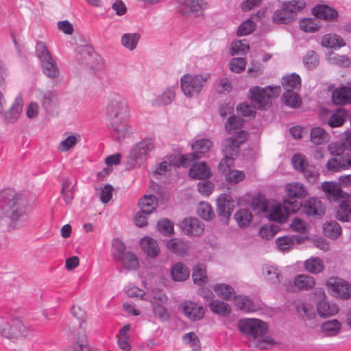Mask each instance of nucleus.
Listing matches in <instances>:
<instances>
[{"instance_id":"nucleus-39","label":"nucleus","mask_w":351,"mask_h":351,"mask_svg":"<svg viewBox=\"0 0 351 351\" xmlns=\"http://www.w3.org/2000/svg\"><path fill=\"white\" fill-rule=\"evenodd\" d=\"M321 44L327 48H340L346 45L345 41L340 36L335 34H326L322 38Z\"/></svg>"},{"instance_id":"nucleus-44","label":"nucleus","mask_w":351,"mask_h":351,"mask_svg":"<svg viewBox=\"0 0 351 351\" xmlns=\"http://www.w3.org/2000/svg\"><path fill=\"white\" fill-rule=\"evenodd\" d=\"M243 123V121L241 118L233 115L228 119L225 123V128L229 134H233L237 136L239 132L243 131L241 130Z\"/></svg>"},{"instance_id":"nucleus-41","label":"nucleus","mask_w":351,"mask_h":351,"mask_svg":"<svg viewBox=\"0 0 351 351\" xmlns=\"http://www.w3.org/2000/svg\"><path fill=\"white\" fill-rule=\"evenodd\" d=\"M283 103L292 108H297L302 105L300 96L293 90H285L281 97Z\"/></svg>"},{"instance_id":"nucleus-34","label":"nucleus","mask_w":351,"mask_h":351,"mask_svg":"<svg viewBox=\"0 0 351 351\" xmlns=\"http://www.w3.org/2000/svg\"><path fill=\"white\" fill-rule=\"evenodd\" d=\"M178 87V85H176L167 88L162 95L154 99L153 104L157 106L170 104L176 97V89Z\"/></svg>"},{"instance_id":"nucleus-37","label":"nucleus","mask_w":351,"mask_h":351,"mask_svg":"<svg viewBox=\"0 0 351 351\" xmlns=\"http://www.w3.org/2000/svg\"><path fill=\"white\" fill-rule=\"evenodd\" d=\"M263 274L267 281L273 284H278L282 279V276L280 270L271 265H265L263 267Z\"/></svg>"},{"instance_id":"nucleus-62","label":"nucleus","mask_w":351,"mask_h":351,"mask_svg":"<svg viewBox=\"0 0 351 351\" xmlns=\"http://www.w3.org/2000/svg\"><path fill=\"white\" fill-rule=\"evenodd\" d=\"M35 52L37 58L41 62L47 60H51L52 58L51 53L47 48L45 43L41 41H38L36 43Z\"/></svg>"},{"instance_id":"nucleus-15","label":"nucleus","mask_w":351,"mask_h":351,"mask_svg":"<svg viewBox=\"0 0 351 351\" xmlns=\"http://www.w3.org/2000/svg\"><path fill=\"white\" fill-rule=\"evenodd\" d=\"M181 228L186 234L196 237L202 234L204 224L197 218H186L181 223Z\"/></svg>"},{"instance_id":"nucleus-61","label":"nucleus","mask_w":351,"mask_h":351,"mask_svg":"<svg viewBox=\"0 0 351 351\" xmlns=\"http://www.w3.org/2000/svg\"><path fill=\"white\" fill-rule=\"evenodd\" d=\"M303 63L308 69H314L319 64L318 55L314 51H309L303 58Z\"/></svg>"},{"instance_id":"nucleus-11","label":"nucleus","mask_w":351,"mask_h":351,"mask_svg":"<svg viewBox=\"0 0 351 351\" xmlns=\"http://www.w3.org/2000/svg\"><path fill=\"white\" fill-rule=\"evenodd\" d=\"M208 3L204 0H176V11L184 17L192 13L199 14L208 8Z\"/></svg>"},{"instance_id":"nucleus-46","label":"nucleus","mask_w":351,"mask_h":351,"mask_svg":"<svg viewBox=\"0 0 351 351\" xmlns=\"http://www.w3.org/2000/svg\"><path fill=\"white\" fill-rule=\"evenodd\" d=\"M285 10L291 15L293 20L295 19V15L302 11L306 6V3L303 0H292L289 1H285L282 3Z\"/></svg>"},{"instance_id":"nucleus-2","label":"nucleus","mask_w":351,"mask_h":351,"mask_svg":"<svg viewBox=\"0 0 351 351\" xmlns=\"http://www.w3.org/2000/svg\"><path fill=\"white\" fill-rule=\"evenodd\" d=\"M238 328L245 336L256 340L255 346L257 348L267 349L268 347L276 344L272 337L266 336L269 330L268 325L261 319H241L238 322Z\"/></svg>"},{"instance_id":"nucleus-23","label":"nucleus","mask_w":351,"mask_h":351,"mask_svg":"<svg viewBox=\"0 0 351 351\" xmlns=\"http://www.w3.org/2000/svg\"><path fill=\"white\" fill-rule=\"evenodd\" d=\"M189 176L192 178L197 180H205L211 176L210 168L205 162L195 163L189 170Z\"/></svg>"},{"instance_id":"nucleus-33","label":"nucleus","mask_w":351,"mask_h":351,"mask_svg":"<svg viewBox=\"0 0 351 351\" xmlns=\"http://www.w3.org/2000/svg\"><path fill=\"white\" fill-rule=\"evenodd\" d=\"M293 284L298 290L308 291L313 288L315 282L312 276L299 274L295 277Z\"/></svg>"},{"instance_id":"nucleus-56","label":"nucleus","mask_w":351,"mask_h":351,"mask_svg":"<svg viewBox=\"0 0 351 351\" xmlns=\"http://www.w3.org/2000/svg\"><path fill=\"white\" fill-rule=\"evenodd\" d=\"M192 278L195 284L202 285L206 282L207 276L205 267L201 265L194 267Z\"/></svg>"},{"instance_id":"nucleus-3","label":"nucleus","mask_w":351,"mask_h":351,"mask_svg":"<svg viewBox=\"0 0 351 351\" xmlns=\"http://www.w3.org/2000/svg\"><path fill=\"white\" fill-rule=\"evenodd\" d=\"M302 206V203L295 199H284L282 204L274 205L269 210L266 202L261 203V210L268 213V218L271 221L283 223L289 215L298 212Z\"/></svg>"},{"instance_id":"nucleus-49","label":"nucleus","mask_w":351,"mask_h":351,"mask_svg":"<svg viewBox=\"0 0 351 351\" xmlns=\"http://www.w3.org/2000/svg\"><path fill=\"white\" fill-rule=\"evenodd\" d=\"M271 21L276 24H288L293 20L287 11L285 10L284 5H282L280 9L274 12L271 16Z\"/></svg>"},{"instance_id":"nucleus-10","label":"nucleus","mask_w":351,"mask_h":351,"mask_svg":"<svg viewBox=\"0 0 351 351\" xmlns=\"http://www.w3.org/2000/svg\"><path fill=\"white\" fill-rule=\"evenodd\" d=\"M76 60L85 68L95 70L100 66L101 58L91 46L82 45L77 48Z\"/></svg>"},{"instance_id":"nucleus-52","label":"nucleus","mask_w":351,"mask_h":351,"mask_svg":"<svg viewBox=\"0 0 351 351\" xmlns=\"http://www.w3.org/2000/svg\"><path fill=\"white\" fill-rule=\"evenodd\" d=\"M305 269L312 274H319L324 268V263L319 258H311L304 263Z\"/></svg>"},{"instance_id":"nucleus-21","label":"nucleus","mask_w":351,"mask_h":351,"mask_svg":"<svg viewBox=\"0 0 351 351\" xmlns=\"http://www.w3.org/2000/svg\"><path fill=\"white\" fill-rule=\"evenodd\" d=\"M304 238L300 235L284 236L278 238L276 241V245L279 250L287 252L291 249L295 244L302 243Z\"/></svg>"},{"instance_id":"nucleus-20","label":"nucleus","mask_w":351,"mask_h":351,"mask_svg":"<svg viewBox=\"0 0 351 351\" xmlns=\"http://www.w3.org/2000/svg\"><path fill=\"white\" fill-rule=\"evenodd\" d=\"M332 100L337 105L351 104V88L341 86L335 88L332 93Z\"/></svg>"},{"instance_id":"nucleus-9","label":"nucleus","mask_w":351,"mask_h":351,"mask_svg":"<svg viewBox=\"0 0 351 351\" xmlns=\"http://www.w3.org/2000/svg\"><path fill=\"white\" fill-rule=\"evenodd\" d=\"M332 157L329 158L326 164L328 172L337 173L349 169L351 167V154L339 153L338 150L332 149V144L328 146Z\"/></svg>"},{"instance_id":"nucleus-17","label":"nucleus","mask_w":351,"mask_h":351,"mask_svg":"<svg viewBox=\"0 0 351 351\" xmlns=\"http://www.w3.org/2000/svg\"><path fill=\"white\" fill-rule=\"evenodd\" d=\"M302 211L308 216L319 217L324 213V208L321 201L316 197H311L305 201Z\"/></svg>"},{"instance_id":"nucleus-29","label":"nucleus","mask_w":351,"mask_h":351,"mask_svg":"<svg viewBox=\"0 0 351 351\" xmlns=\"http://www.w3.org/2000/svg\"><path fill=\"white\" fill-rule=\"evenodd\" d=\"M167 247L171 252L179 256H184L189 250L188 243L177 238L169 240Z\"/></svg>"},{"instance_id":"nucleus-43","label":"nucleus","mask_w":351,"mask_h":351,"mask_svg":"<svg viewBox=\"0 0 351 351\" xmlns=\"http://www.w3.org/2000/svg\"><path fill=\"white\" fill-rule=\"evenodd\" d=\"M43 73L48 77L56 79L59 75V69L56 61L51 58L41 62Z\"/></svg>"},{"instance_id":"nucleus-31","label":"nucleus","mask_w":351,"mask_h":351,"mask_svg":"<svg viewBox=\"0 0 351 351\" xmlns=\"http://www.w3.org/2000/svg\"><path fill=\"white\" fill-rule=\"evenodd\" d=\"M208 306L213 313L220 316L228 317L231 313L230 305L221 300H212L208 303Z\"/></svg>"},{"instance_id":"nucleus-8","label":"nucleus","mask_w":351,"mask_h":351,"mask_svg":"<svg viewBox=\"0 0 351 351\" xmlns=\"http://www.w3.org/2000/svg\"><path fill=\"white\" fill-rule=\"evenodd\" d=\"M209 77L210 74L208 73L183 75L180 80L183 93L189 97L198 95Z\"/></svg>"},{"instance_id":"nucleus-59","label":"nucleus","mask_w":351,"mask_h":351,"mask_svg":"<svg viewBox=\"0 0 351 351\" xmlns=\"http://www.w3.org/2000/svg\"><path fill=\"white\" fill-rule=\"evenodd\" d=\"M346 118V113L344 111L338 110L332 113L327 121V123L331 128L341 126Z\"/></svg>"},{"instance_id":"nucleus-4","label":"nucleus","mask_w":351,"mask_h":351,"mask_svg":"<svg viewBox=\"0 0 351 351\" xmlns=\"http://www.w3.org/2000/svg\"><path fill=\"white\" fill-rule=\"evenodd\" d=\"M247 138L245 131L239 132L237 136L226 138L221 145V150L224 158L221 159L218 165L219 171H225L230 165H233V156H237L240 149V145L243 143Z\"/></svg>"},{"instance_id":"nucleus-28","label":"nucleus","mask_w":351,"mask_h":351,"mask_svg":"<svg viewBox=\"0 0 351 351\" xmlns=\"http://www.w3.org/2000/svg\"><path fill=\"white\" fill-rule=\"evenodd\" d=\"M143 251L149 257H156L159 253V247L156 241L151 237H145L141 240Z\"/></svg>"},{"instance_id":"nucleus-55","label":"nucleus","mask_w":351,"mask_h":351,"mask_svg":"<svg viewBox=\"0 0 351 351\" xmlns=\"http://www.w3.org/2000/svg\"><path fill=\"white\" fill-rule=\"evenodd\" d=\"M125 120L111 121L112 128V135L117 140H121L124 138L128 133L127 125L123 123Z\"/></svg>"},{"instance_id":"nucleus-19","label":"nucleus","mask_w":351,"mask_h":351,"mask_svg":"<svg viewBox=\"0 0 351 351\" xmlns=\"http://www.w3.org/2000/svg\"><path fill=\"white\" fill-rule=\"evenodd\" d=\"M249 97L254 106L259 109L265 108L269 105V101L266 98L263 89L259 86H254L250 89Z\"/></svg>"},{"instance_id":"nucleus-22","label":"nucleus","mask_w":351,"mask_h":351,"mask_svg":"<svg viewBox=\"0 0 351 351\" xmlns=\"http://www.w3.org/2000/svg\"><path fill=\"white\" fill-rule=\"evenodd\" d=\"M285 191L287 196L291 199H304L308 194L306 187L300 182L287 184L285 186Z\"/></svg>"},{"instance_id":"nucleus-54","label":"nucleus","mask_w":351,"mask_h":351,"mask_svg":"<svg viewBox=\"0 0 351 351\" xmlns=\"http://www.w3.org/2000/svg\"><path fill=\"white\" fill-rule=\"evenodd\" d=\"M322 191L327 193L330 197H333L335 200L342 196V191L338 184L332 182H324L322 185Z\"/></svg>"},{"instance_id":"nucleus-14","label":"nucleus","mask_w":351,"mask_h":351,"mask_svg":"<svg viewBox=\"0 0 351 351\" xmlns=\"http://www.w3.org/2000/svg\"><path fill=\"white\" fill-rule=\"evenodd\" d=\"M315 294L318 295L320 300L317 302V310L321 317L332 316L337 313V306L334 304H330L326 300V295L323 289L316 290Z\"/></svg>"},{"instance_id":"nucleus-1","label":"nucleus","mask_w":351,"mask_h":351,"mask_svg":"<svg viewBox=\"0 0 351 351\" xmlns=\"http://www.w3.org/2000/svg\"><path fill=\"white\" fill-rule=\"evenodd\" d=\"M28 220L26 201L20 196H14L5 207L0 206V226L9 223L14 229H19L26 226Z\"/></svg>"},{"instance_id":"nucleus-12","label":"nucleus","mask_w":351,"mask_h":351,"mask_svg":"<svg viewBox=\"0 0 351 351\" xmlns=\"http://www.w3.org/2000/svg\"><path fill=\"white\" fill-rule=\"evenodd\" d=\"M217 205L220 220L227 224L234 206L231 196L226 194H221L217 199Z\"/></svg>"},{"instance_id":"nucleus-24","label":"nucleus","mask_w":351,"mask_h":351,"mask_svg":"<svg viewBox=\"0 0 351 351\" xmlns=\"http://www.w3.org/2000/svg\"><path fill=\"white\" fill-rule=\"evenodd\" d=\"M313 14L317 18L326 21H333L338 16V12L326 5H317L313 8Z\"/></svg>"},{"instance_id":"nucleus-30","label":"nucleus","mask_w":351,"mask_h":351,"mask_svg":"<svg viewBox=\"0 0 351 351\" xmlns=\"http://www.w3.org/2000/svg\"><path fill=\"white\" fill-rule=\"evenodd\" d=\"M58 103V96L54 91L48 90L42 94L41 104L46 112H53Z\"/></svg>"},{"instance_id":"nucleus-50","label":"nucleus","mask_w":351,"mask_h":351,"mask_svg":"<svg viewBox=\"0 0 351 351\" xmlns=\"http://www.w3.org/2000/svg\"><path fill=\"white\" fill-rule=\"evenodd\" d=\"M139 39L138 34L126 33L122 36L121 42L124 47L132 51L136 48Z\"/></svg>"},{"instance_id":"nucleus-53","label":"nucleus","mask_w":351,"mask_h":351,"mask_svg":"<svg viewBox=\"0 0 351 351\" xmlns=\"http://www.w3.org/2000/svg\"><path fill=\"white\" fill-rule=\"evenodd\" d=\"M337 218L343 222L351 221V206L346 201L341 202L337 210Z\"/></svg>"},{"instance_id":"nucleus-26","label":"nucleus","mask_w":351,"mask_h":351,"mask_svg":"<svg viewBox=\"0 0 351 351\" xmlns=\"http://www.w3.org/2000/svg\"><path fill=\"white\" fill-rule=\"evenodd\" d=\"M233 300L235 306L244 312H254L258 309V307L253 301L247 296L235 295Z\"/></svg>"},{"instance_id":"nucleus-7","label":"nucleus","mask_w":351,"mask_h":351,"mask_svg":"<svg viewBox=\"0 0 351 351\" xmlns=\"http://www.w3.org/2000/svg\"><path fill=\"white\" fill-rule=\"evenodd\" d=\"M155 147L154 140L152 138H145L131 149L128 156L130 165L139 166L149 156Z\"/></svg>"},{"instance_id":"nucleus-35","label":"nucleus","mask_w":351,"mask_h":351,"mask_svg":"<svg viewBox=\"0 0 351 351\" xmlns=\"http://www.w3.org/2000/svg\"><path fill=\"white\" fill-rule=\"evenodd\" d=\"M213 289L219 298L227 301L233 299L236 295L234 289L225 283L217 284Z\"/></svg>"},{"instance_id":"nucleus-40","label":"nucleus","mask_w":351,"mask_h":351,"mask_svg":"<svg viewBox=\"0 0 351 351\" xmlns=\"http://www.w3.org/2000/svg\"><path fill=\"white\" fill-rule=\"evenodd\" d=\"M282 85L285 90L299 89L301 86V78L299 75L293 73L282 77Z\"/></svg>"},{"instance_id":"nucleus-45","label":"nucleus","mask_w":351,"mask_h":351,"mask_svg":"<svg viewBox=\"0 0 351 351\" xmlns=\"http://www.w3.org/2000/svg\"><path fill=\"white\" fill-rule=\"evenodd\" d=\"M126 254L125 245L119 239H114L112 241L111 256L116 262L121 261V259Z\"/></svg>"},{"instance_id":"nucleus-48","label":"nucleus","mask_w":351,"mask_h":351,"mask_svg":"<svg viewBox=\"0 0 351 351\" xmlns=\"http://www.w3.org/2000/svg\"><path fill=\"white\" fill-rule=\"evenodd\" d=\"M239 227L248 226L252 219V215L247 208H242L237 211L234 216Z\"/></svg>"},{"instance_id":"nucleus-60","label":"nucleus","mask_w":351,"mask_h":351,"mask_svg":"<svg viewBox=\"0 0 351 351\" xmlns=\"http://www.w3.org/2000/svg\"><path fill=\"white\" fill-rule=\"evenodd\" d=\"M182 339L184 343L189 345L193 351H201L200 340L193 332L185 334Z\"/></svg>"},{"instance_id":"nucleus-38","label":"nucleus","mask_w":351,"mask_h":351,"mask_svg":"<svg viewBox=\"0 0 351 351\" xmlns=\"http://www.w3.org/2000/svg\"><path fill=\"white\" fill-rule=\"evenodd\" d=\"M341 328V324L337 319L328 320L321 326L322 332L326 336L332 337L337 335Z\"/></svg>"},{"instance_id":"nucleus-58","label":"nucleus","mask_w":351,"mask_h":351,"mask_svg":"<svg viewBox=\"0 0 351 351\" xmlns=\"http://www.w3.org/2000/svg\"><path fill=\"white\" fill-rule=\"evenodd\" d=\"M119 262L128 270L136 269L138 267V261L136 256L130 252H126Z\"/></svg>"},{"instance_id":"nucleus-51","label":"nucleus","mask_w":351,"mask_h":351,"mask_svg":"<svg viewBox=\"0 0 351 351\" xmlns=\"http://www.w3.org/2000/svg\"><path fill=\"white\" fill-rule=\"evenodd\" d=\"M324 234L330 238L335 239L341 233L340 225L335 221L326 222L323 226Z\"/></svg>"},{"instance_id":"nucleus-64","label":"nucleus","mask_w":351,"mask_h":351,"mask_svg":"<svg viewBox=\"0 0 351 351\" xmlns=\"http://www.w3.org/2000/svg\"><path fill=\"white\" fill-rule=\"evenodd\" d=\"M197 213L204 220H210L215 216L214 212L210 205L204 202H201L199 204L197 208Z\"/></svg>"},{"instance_id":"nucleus-27","label":"nucleus","mask_w":351,"mask_h":351,"mask_svg":"<svg viewBox=\"0 0 351 351\" xmlns=\"http://www.w3.org/2000/svg\"><path fill=\"white\" fill-rule=\"evenodd\" d=\"M171 274L174 281L182 282L189 277L190 270L184 263H176L171 267Z\"/></svg>"},{"instance_id":"nucleus-18","label":"nucleus","mask_w":351,"mask_h":351,"mask_svg":"<svg viewBox=\"0 0 351 351\" xmlns=\"http://www.w3.org/2000/svg\"><path fill=\"white\" fill-rule=\"evenodd\" d=\"M23 109V99L21 96L16 97L11 108L1 114L6 122L14 123L20 117Z\"/></svg>"},{"instance_id":"nucleus-13","label":"nucleus","mask_w":351,"mask_h":351,"mask_svg":"<svg viewBox=\"0 0 351 351\" xmlns=\"http://www.w3.org/2000/svg\"><path fill=\"white\" fill-rule=\"evenodd\" d=\"M328 285L336 297L348 299L351 296V285L348 282L341 278H331L329 279Z\"/></svg>"},{"instance_id":"nucleus-16","label":"nucleus","mask_w":351,"mask_h":351,"mask_svg":"<svg viewBox=\"0 0 351 351\" xmlns=\"http://www.w3.org/2000/svg\"><path fill=\"white\" fill-rule=\"evenodd\" d=\"M181 307L184 315L191 321L200 320L204 316V308L195 302L186 301L181 304Z\"/></svg>"},{"instance_id":"nucleus-5","label":"nucleus","mask_w":351,"mask_h":351,"mask_svg":"<svg viewBox=\"0 0 351 351\" xmlns=\"http://www.w3.org/2000/svg\"><path fill=\"white\" fill-rule=\"evenodd\" d=\"M106 115L110 121L125 120L129 108L126 100L118 93H112L108 98Z\"/></svg>"},{"instance_id":"nucleus-36","label":"nucleus","mask_w":351,"mask_h":351,"mask_svg":"<svg viewBox=\"0 0 351 351\" xmlns=\"http://www.w3.org/2000/svg\"><path fill=\"white\" fill-rule=\"evenodd\" d=\"M213 146L212 141L208 138H202L196 141L192 145V149L196 156L200 158L203 155L207 153Z\"/></svg>"},{"instance_id":"nucleus-42","label":"nucleus","mask_w":351,"mask_h":351,"mask_svg":"<svg viewBox=\"0 0 351 351\" xmlns=\"http://www.w3.org/2000/svg\"><path fill=\"white\" fill-rule=\"evenodd\" d=\"M311 141L315 145H322L329 141V134L322 128L315 127L311 130Z\"/></svg>"},{"instance_id":"nucleus-47","label":"nucleus","mask_w":351,"mask_h":351,"mask_svg":"<svg viewBox=\"0 0 351 351\" xmlns=\"http://www.w3.org/2000/svg\"><path fill=\"white\" fill-rule=\"evenodd\" d=\"M233 165H230L225 171H219L225 175L226 180L230 183L237 184L245 178V173L242 171L231 169Z\"/></svg>"},{"instance_id":"nucleus-32","label":"nucleus","mask_w":351,"mask_h":351,"mask_svg":"<svg viewBox=\"0 0 351 351\" xmlns=\"http://www.w3.org/2000/svg\"><path fill=\"white\" fill-rule=\"evenodd\" d=\"M158 206V199L153 195H145L139 200L140 210L145 214L152 213Z\"/></svg>"},{"instance_id":"nucleus-63","label":"nucleus","mask_w":351,"mask_h":351,"mask_svg":"<svg viewBox=\"0 0 351 351\" xmlns=\"http://www.w3.org/2000/svg\"><path fill=\"white\" fill-rule=\"evenodd\" d=\"M293 167L299 171H302L308 165L306 156L302 154H295L291 159Z\"/></svg>"},{"instance_id":"nucleus-25","label":"nucleus","mask_w":351,"mask_h":351,"mask_svg":"<svg viewBox=\"0 0 351 351\" xmlns=\"http://www.w3.org/2000/svg\"><path fill=\"white\" fill-rule=\"evenodd\" d=\"M76 183L77 181L75 178H66L62 181L61 194L66 204H70L74 197Z\"/></svg>"},{"instance_id":"nucleus-57","label":"nucleus","mask_w":351,"mask_h":351,"mask_svg":"<svg viewBox=\"0 0 351 351\" xmlns=\"http://www.w3.org/2000/svg\"><path fill=\"white\" fill-rule=\"evenodd\" d=\"M149 302L152 304L153 313L155 316L158 317L162 322H165L170 319V315L167 309L163 306L164 304L156 303L152 300H149Z\"/></svg>"},{"instance_id":"nucleus-6","label":"nucleus","mask_w":351,"mask_h":351,"mask_svg":"<svg viewBox=\"0 0 351 351\" xmlns=\"http://www.w3.org/2000/svg\"><path fill=\"white\" fill-rule=\"evenodd\" d=\"M27 335V329L21 319L0 317V336L16 339Z\"/></svg>"}]
</instances>
